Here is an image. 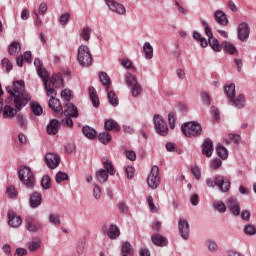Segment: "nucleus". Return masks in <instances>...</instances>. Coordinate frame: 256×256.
Instances as JSON below:
<instances>
[{
	"instance_id": "obj_1",
	"label": "nucleus",
	"mask_w": 256,
	"mask_h": 256,
	"mask_svg": "<svg viewBox=\"0 0 256 256\" xmlns=\"http://www.w3.org/2000/svg\"><path fill=\"white\" fill-rule=\"evenodd\" d=\"M6 91L14 99V104L18 111H21L31 101V96L25 92V82L22 80L14 81L13 88L7 86Z\"/></svg>"
},
{
	"instance_id": "obj_2",
	"label": "nucleus",
	"mask_w": 256,
	"mask_h": 256,
	"mask_svg": "<svg viewBox=\"0 0 256 256\" xmlns=\"http://www.w3.org/2000/svg\"><path fill=\"white\" fill-rule=\"evenodd\" d=\"M206 185L210 188L217 187L221 193H229L231 189V181L223 175H215L213 178H206Z\"/></svg>"
},
{
	"instance_id": "obj_3",
	"label": "nucleus",
	"mask_w": 256,
	"mask_h": 256,
	"mask_svg": "<svg viewBox=\"0 0 256 256\" xmlns=\"http://www.w3.org/2000/svg\"><path fill=\"white\" fill-rule=\"evenodd\" d=\"M42 80L46 89L47 97L55 99V97H57V91L52 87L61 89V87H63V76H61V74H56L50 80L49 78H43Z\"/></svg>"
},
{
	"instance_id": "obj_4",
	"label": "nucleus",
	"mask_w": 256,
	"mask_h": 256,
	"mask_svg": "<svg viewBox=\"0 0 256 256\" xmlns=\"http://www.w3.org/2000/svg\"><path fill=\"white\" fill-rule=\"evenodd\" d=\"M77 61L80 67H91L93 65V55L87 45H80L77 49Z\"/></svg>"
},
{
	"instance_id": "obj_5",
	"label": "nucleus",
	"mask_w": 256,
	"mask_h": 256,
	"mask_svg": "<svg viewBox=\"0 0 256 256\" xmlns=\"http://www.w3.org/2000/svg\"><path fill=\"white\" fill-rule=\"evenodd\" d=\"M18 177L20 183H22L26 189H33V187H35V175L33 174V171H31V168L27 166L20 168Z\"/></svg>"
},
{
	"instance_id": "obj_6",
	"label": "nucleus",
	"mask_w": 256,
	"mask_h": 256,
	"mask_svg": "<svg viewBox=\"0 0 256 256\" xmlns=\"http://www.w3.org/2000/svg\"><path fill=\"white\" fill-rule=\"evenodd\" d=\"M181 130L185 137H199L203 128H201V124H199V122H186L182 124Z\"/></svg>"
},
{
	"instance_id": "obj_7",
	"label": "nucleus",
	"mask_w": 256,
	"mask_h": 256,
	"mask_svg": "<svg viewBox=\"0 0 256 256\" xmlns=\"http://www.w3.org/2000/svg\"><path fill=\"white\" fill-rule=\"evenodd\" d=\"M204 25V32L206 37H208V44L216 53H221L223 47L219 43V40L217 38L213 37V31L211 30V26H209V23L203 22Z\"/></svg>"
},
{
	"instance_id": "obj_8",
	"label": "nucleus",
	"mask_w": 256,
	"mask_h": 256,
	"mask_svg": "<svg viewBox=\"0 0 256 256\" xmlns=\"http://www.w3.org/2000/svg\"><path fill=\"white\" fill-rule=\"evenodd\" d=\"M147 185L155 191L161 185V176H159V166H153L147 177Z\"/></svg>"
},
{
	"instance_id": "obj_9",
	"label": "nucleus",
	"mask_w": 256,
	"mask_h": 256,
	"mask_svg": "<svg viewBox=\"0 0 256 256\" xmlns=\"http://www.w3.org/2000/svg\"><path fill=\"white\" fill-rule=\"evenodd\" d=\"M104 3L108 7V11L111 13L122 17L127 15V8H125V5L117 2L116 0H104Z\"/></svg>"
},
{
	"instance_id": "obj_10",
	"label": "nucleus",
	"mask_w": 256,
	"mask_h": 256,
	"mask_svg": "<svg viewBox=\"0 0 256 256\" xmlns=\"http://www.w3.org/2000/svg\"><path fill=\"white\" fill-rule=\"evenodd\" d=\"M153 123L155 131L158 135L165 137L167 133H169V127L167 126V122H165L161 115L155 114L153 117Z\"/></svg>"
},
{
	"instance_id": "obj_11",
	"label": "nucleus",
	"mask_w": 256,
	"mask_h": 256,
	"mask_svg": "<svg viewBox=\"0 0 256 256\" xmlns=\"http://www.w3.org/2000/svg\"><path fill=\"white\" fill-rule=\"evenodd\" d=\"M251 33V28L247 22H241L237 27V35L240 41H247L249 39V34Z\"/></svg>"
},
{
	"instance_id": "obj_12",
	"label": "nucleus",
	"mask_w": 256,
	"mask_h": 256,
	"mask_svg": "<svg viewBox=\"0 0 256 256\" xmlns=\"http://www.w3.org/2000/svg\"><path fill=\"white\" fill-rule=\"evenodd\" d=\"M227 207L230 213L234 215V217H239V215H241V204H239V201L237 200V198H234V197L228 198Z\"/></svg>"
},
{
	"instance_id": "obj_13",
	"label": "nucleus",
	"mask_w": 256,
	"mask_h": 256,
	"mask_svg": "<svg viewBox=\"0 0 256 256\" xmlns=\"http://www.w3.org/2000/svg\"><path fill=\"white\" fill-rule=\"evenodd\" d=\"M45 161L49 169H57V167H59V163H61V158L55 153H47Z\"/></svg>"
},
{
	"instance_id": "obj_14",
	"label": "nucleus",
	"mask_w": 256,
	"mask_h": 256,
	"mask_svg": "<svg viewBox=\"0 0 256 256\" xmlns=\"http://www.w3.org/2000/svg\"><path fill=\"white\" fill-rule=\"evenodd\" d=\"M178 231L182 239H184L185 241L189 239V233H190L189 222L186 219H180L178 221Z\"/></svg>"
},
{
	"instance_id": "obj_15",
	"label": "nucleus",
	"mask_w": 256,
	"mask_h": 256,
	"mask_svg": "<svg viewBox=\"0 0 256 256\" xmlns=\"http://www.w3.org/2000/svg\"><path fill=\"white\" fill-rule=\"evenodd\" d=\"M214 20L220 27H227L229 25V18L223 10H216L214 12Z\"/></svg>"
},
{
	"instance_id": "obj_16",
	"label": "nucleus",
	"mask_w": 256,
	"mask_h": 256,
	"mask_svg": "<svg viewBox=\"0 0 256 256\" xmlns=\"http://www.w3.org/2000/svg\"><path fill=\"white\" fill-rule=\"evenodd\" d=\"M8 225L13 229H17V227H21L23 220L19 215H16L15 212L9 211L8 214Z\"/></svg>"
},
{
	"instance_id": "obj_17",
	"label": "nucleus",
	"mask_w": 256,
	"mask_h": 256,
	"mask_svg": "<svg viewBox=\"0 0 256 256\" xmlns=\"http://www.w3.org/2000/svg\"><path fill=\"white\" fill-rule=\"evenodd\" d=\"M29 203L32 209H37L38 207H41V203H43V196L39 192H33L30 195Z\"/></svg>"
},
{
	"instance_id": "obj_18",
	"label": "nucleus",
	"mask_w": 256,
	"mask_h": 256,
	"mask_svg": "<svg viewBox=\"0 0 256 256\" xmlns=\"http://www.w3.org/2000/svg\"><path fill=\"white\" fill-rule=\"evenodd\" d=\"M34 65L36 67L37 74L41 79H49V73L43 68V62L39 58L34 60Z\"/></svg>"
},
{
	"instance_id": "obj_19",
	"label": "nucleus",
	"mask_w": 256,
	"mask_h": 256,
	"mask_svg": "<svg viewBox=\"0 0 256 256\" xmlns=\"http://www.w3.org/2000/svg\"><path fill=\"white\" fill-rule=\"evenodd\" d=\"M59 127H61L59 120L52 119L47 125L46 131L48 135H57V133H59Z\"/></svg>"
},
{
	"instance_id": "obj_20",
	"label": "nucleus",
	"mask_w": 256,
	"mask_h": 256,
	"mask_svg": "<svg viewBox=\"0 0 256 256\" xmlns=\"http://www.w3.org/2000/svg\"><path fill=\"white\" fill-rule=\"evenodd\" d=\"M202 153L206 157H211L213 155V140L207 138L202 144Z\"/></svg>"
},
{
	"instance_id": "obj_21",
	"label": "nucleus",
	"mask_w": 256,
	"mask_h": 256,
	"mask_svg": "<svg viewBox=\"0 0 256 256\" xmlns=\"http://www.w3.org/2000/svg\"><path fill=\"white\" fill-rule=\"evenodd\" d=\"M48 105L55 113H63V106H61V101H59V99L50 98Z\"/></svg>"
},
{
	"instance_id": "obj_22",
	"label": "nucleus",
	"mask_w": 256,
	"mask_h": 256,
	"mask_svg": "<svg viewBox=\"0 0 256 256\" xmlns=\"http://www.w3.org/2000/svg\"><path fill=\"white\" fill-rule=\"evenodd\" d=\"M229 102L237 109H243L245 107V96L243 94L238 95L236 98L234 96Z\"/></svg>"
},
{
	"instance_id": "obj_23",
	"label": "nucleus",
	"mask_w": 256,
	"mask_h": 256,
	"mask_svg": "<svg viewBox=\"0 0 256 256\" xmlns=\"http://www.w3.org/2000/svg\"><path fill=\"white\" fill-rule=\"evenodd\" d=\"M64 115L68 117H79V111L77 110V107L73 105L72 103L66 104V109L64 110Z\"/></svg>"
},
{
	"instance_id": "obj_24",
	"label": "nucleus",
	"mask_w": 256,
	"mask_h": 256,
	"mask_svg": "<svg viewBox=\"0 0 256 256\" xmlns=\"http://www.w3.org/2000/svg\"><path fill=\"white\" fill-rule=\"evenodd\" d=\"M41 245H43V242L41 241V238H32L28 243L27 247L29 251H38V249H41Z\"/></svg>"
},
{
	"instance_id": "obj_25",
	"label": "nucleus",
	"mask_w": 256,
	"mask_h": 256,
	"mask_svg": "<svg viewBox=\"0 0 256 256\" xmlns=\"http://www.w3.org/2000/svg\"><path fill=\"white\" fill-rule=\"evenodd\" d=\"M151 241L154 245H156L157 247H166L168 241L167 238L159 235V234H155L151 237Z\"/></svg>"
},
{
	"instance_id": "obj_26",
	"label": "nucleus",
	"mask_w": 256,
	"mask_h": 256,
	"mask_svg": "<svg viewBox=\"0 0 256 256\" xmlns=\"http://www.w3.org/2000/svg\"><path fill=\"white\" fill-rule=\"evenodd\" d=\"M26 229L29 233H37V231H39V227H37L35 219L31 216L26 218Z\"/></svg>"
},
{
	"instance_id": "obj_27",
	"label": "nucleus",
	"mask_w": 256,
	"mask_h": 256,
	"mask_svg": "<svg viewBox=\"0 0 256 256\" xmlns=\"http://www.w3.org/2000/svg\"><path fill=\"white\" fill-rule=\"evenodd\" d=\"M88 91H89L90 101L93 107H99V96L97 95V90L93 86H90Z\"/></svg>"
},
{
	"instance_id": "obj_28",
	"label": "nucleus",
	"mask_w": 256,
	"mask_h": 256,
	"mask_svg": "<svg viewBox=\"0 0 256 256\" xmlns=\"http://www.w3.org/2000/svg\"><path fill=\"white\" fill-rule=\"evenodd\" d=\"M17 111H20L16 108H13L9 105L5 106L3 109V117L4 119H13V117H15V115H17Z\"/></svg>"
},
{
	"instance_id": "obj_29",
	"label": "nucleus",
	"mask_w": 256,
	"mask_h": 256,
	"mask_svg": "<svg viewBox=\"0 0 256 256\" xmlns=\"http://www.w3.org/2000/svg\"><path fill=\"white\" fill-rule=\"evenodd\" d=\"M144 57L147 61L153 59V46L149 42H145L143 45Z\"/></svg>"
},
{
	"instance_id": "obj_30",
	"label": "nucleus",
	"mask_w": 256,
	"mask_h": 256,
	"mask_svg": "<svg viewBox=\"0 0 256 256\" xmlns=\"http://www.w3.org/2000/svg\"><path fill=\"white\" fill-rule=\"evenodd\" d=\"M125 83L130 88L139 84V82L137 81V76L129 72L125 75Z\"/></svg>"
},
{
	"instance_id": "obj_31",
	"label": "nucleus",
	"mask_w": 256,
	"mask_h": 256,
	"mask_svg": "<svg viewBox=\"0 0 256 256\" xmlns=\"http://www.w3.org/2000/svg\"><path fill=\"white\" fill-rule=\"evenodd\" d=\"M107 235L109 239H117V237L121 235V231L119 230V227H117V225L112 224L108 229Z\"/></svg>"
},
{
	"instance_id": "obj_32",
	"label": "nucleus",
	"mask_w": 256,
	"mask_h": 256,
	"mask_svg": "<svg viewBox=\"0 0 256 256\" xmlns=\"http://www.w3.org/2000/svg\"><path fill=\"white\" fill-rule=\"evenodd\" d=\"M99 80L100 83L106 87V91H109V85H111V78H109V75L106 72H100Z\"/></svg>"
},
{
	"instance_id": "obj_33",
	"label": "nucleus",
	"mask_w": 256,
	"mask_h": 256,
	"mask_svg": "<svg viewBox=\"0 0 256 256\" xmlns=\"http://www.w3.org/2000/svg\"><path fill=\"white\" fill-rule=\"evenodd\" d=\"M82 133L87 139H95V137H97V131L89 126H84L82 128Z\"/></svg>"
},
{
	"instance_id": "obj_34",
	"label": "nucleus",
	"mask_w": 256,
	"mask_h": 256,
	"mask_svg": "<svg viewBox=\"0 0 256 256\" xmlns=\"http://www.w3.org/2000/svg\"><path fill=\"white\" fill-rule=\"evenodd\" d=\"M102 164L103 167L106 169V172L109 173V175H115V168H113V164L111 163V161H109V158L103 157Z\"/></svg>"
},
{
	"instance_id": "obj_35",
	"label": "nucleus",
	"mask_w": 256,
	"mask_h": 256,
	"mask_svg": "<svg viewBox=\"0 0 256 256\" xmlns=\"http://www.w3.org/2000/svg\"><path fill=\"white\" fill-rule=\"evenodd\" d=\"M243 233L247 237H254L256 235V226L253 224H246L243 226Z\"/></svg>"
},
{
	"instance_id": "obj_36",
	"label": "nucleus",
	"mask_w": 256,
	"mask_h": 256,
	"mask_svg": "<svg viewBox=\"0 0 256 256\" xmlns=\"http://www.w3.org/2000/svg\"><path fill=\"white\" fill-rule=\"evenodd\" d=\"M104 126L106 131H119V124L113 119L106 120Z\"/></svg>"
},
{
	"instance_id": "obj_37",
	"label": "nucleus",
	"mask_w": 256,
	"mask_h": 256,
	"mask_svg": "<svg viewBox=\"0 0 256 256\" xmlns=\"http://www.w3.org/2000/svg\"><path fill=\"white\" fill-rule=\"evenodd\" d=\"M224 92L226 93V96L229 99V101H233V97H235V84L232 83L228 86H225Z\"/></svg>"
},
{
	"instance_id": "obj_38",
	"label": "nucleus",
	"mask_w": 256,
	"mask_h": 256,
	"mask_svg": "<svg viewBox=\"0 0 256 256\" xmlns=\"http://www.w3.org/2000/svg\"><path fill=\"white\" fill-rule=\"evenodd\" d=\"M222 45L226 53H229L230 55H235L237 53V48L233 43L224 41Z\"/></svg>"
},
{
	"instance_id": "obj_39",
	"label": "nucleus",
	"mask_w": 256,
	"mask_h": 256,
	"mask_svg": "<svg viewBox=\"0 0 256 256\" xmlns=\"http://www.w3.org/2000/svg\"><path fill=\"white\" fill-rule=\"evenodd\" d=\"M96 178L100 183H105L109 179V172L105 171L104 169H100L96 173Z\"/></svg>"
},
{
	"instance_id": "obj_40",
	"label": "nucleus",
	"mask_w": 256,
	"mask_h": 256,
	"mask_svg": "<svg viewBox=\"0 0 256 256\" xmlns=\"http://www.w3.org/2000/svg\"><path fill=\"white\" fill-rule=\"evenodd\" d=\"M122 256H133V247H131V243L124 242L122 244Z\"/></svg>"
},
{
	"instance_id": "obj_41",
	"label": "nucleus",
	"mask_w": 256,
	"mask_h": 256,
	"mask_svg": "<svg viewBox=\"0 0 256 256\" xmlns=\"http://www.w3.org/2000/svg\"><path fill=\"white\" fill-rule=\"evenodd\" d=\"M8 51L10 55H19L21 51V44L19 42H12Z\"/></svg>"
},
{
	"instance_id": "obj_42",
	"label": "nucleus",
	"mask_w": 256,
	"mask_h": 256,
	"mask_svg": "<svg viewBox=\"0 0 256 256\" xmlns=\"http://www.w3.org/2000/svg\"><path fill=\"white\" fill-rule=\"evenodd\" d=\"M98 139L100 143H103V145H108V143H111V134L108 132H101L98 136Z\"/></svg>"
},
{
	"instance_id": "obj_43",
	"label": "nucleus",
	"mask_w": 256,
	"mask_h": 256,
	"mask_svg": "<svg viewBox=\"0 0 256 256\" xmlns=\"http://www.w3.org/2000/svg\"><path fill=\"white\" fill-rule=\"evenodd\" d=\"M108 101L112 107H117V105H119V98L113 91H108Z\"/></svg>"
},
{
	"instance_id": "obj_44",
	"label": "nucleus",
	"mask_w": 256,
	"mask_h": 256,
	"mask_svg": "<svg viewBox=\"0 0 256 256\" xmlns=\"http://www.w3.org/2000/svg\"><path fill=\"white\" fill-rule=\"evenodd\" d=\"M213 207L218 213H225V211H227V206L222 201H215Z\"/></svg>"
},
{
	"instance_id": "obj_45",
	"label": "nucleus",
	"mask_w": 256,
	"mask_h": 256,
	"mask_svg": "<svg viewBox=\"0 0 256 256\" xmlns=\"http://www.w3.org/2000/svg\"><path fill=\"white\" fill-rule=\"evenodd\" d=\"M48 221L49 223H51V225H55V226L61 225V218L59 217V214H55V213L49 214Z\"/></svg>"
},
{
	"instance_id": "obj_46",
	"label": "nucleus",
	"mask_w": 256,
	"mask_h": 256,
	"mask_svg": "<svg viewBox=\"0 0 256 256\" xmlns=\"http://www.w3.org/2000/svg\"><path fill=\"white\" fill-rule=\"evenodd\" d=\"M16 123H18L21 129H27V118L23 116V114H18L16 116Z\"/></svg>"
},
{
	"instance_id": "obj_47",
	"label": "nucleus",
	"mask_w": 256,
	"mask_h": 256,
	"mask_svg": "<svg viewBox=\"0 0 256 256\" xmlns=\"http://www.w3.org/2000/svg\"><path fill=\"white\" fill-rule=\"evenodd\" d=\"M92 195H93L94 199H96V201H99V199H101L103 192L99 185H97V184L93 185Z\"/></svg>"
},
{
	"instance_id": "obj_48",
	"label": "nucleus",
	"mask_w": 256,
	"mask_h": 256,
	"mask_svg": "<svg viewBox=\"0 0 256 256\" xmlns=\"http://www.w3.org/2000/svg\"><path fill=\"white\" fill-rule=\"evenodd\" d=\"M206 245L210 253H217V251H219V245H217V242H215L214 240H208L206 242Z\"/></svg>"
},
{
	"instance_id": "obj_49",
	"label": "nucleus",
	"mask_w": 256,
	"mask_h": 256,
	"mask_svg": "<svg viewBox=\"0 0 256 256\" xmlns=\"http://www.w3.org/2000/svg\"><path fill=\"white\" fill-rule=\"evenodd\" d=\"M6 195L7 197H9V199H15L17 198V189L15 188V186H8L6 189Z\"/></svg>"
},
{
	"instance_id": "obj_50",
	"label": "nucleus",
	"mask_w": 256,
	"mask_h": 256,
	"mask_svg": "<svg viewBox=\"0 0 256 256\" xmlns=\"http://www.w3.org/2000/svg\"><path fill=\"white\" fill-rule=\"evenodd\" d=\"M130 89L132 91V97H139V95L143 93V87L139 83L132 86Z\"/></svg>"
},
{
	"instance_id": "obj_51",
	"label": "nucleus",
	"mask_w": 256,
	"mask_h": 256,
	"mask_svg": "<svg viewBox=\"0 0 256 256\" xmlns=\"http://www.w3.org/2000/svg\"><path fill=\"white\" fill-rule=\"evenodd\" d=\"M41 187L42 189H44L45 191H47V189H50L51 187V178L49 176H43L41 179Z\"/></svg>"
},
{
	"instance_id": "obj_52",
	"label": "nucleus",
	"mask_w": 256,
	"mask_h": 256,
	"mask_svg": "<svg viewBox=\"0 0 256 256\" xmlns=\"http://www.w3.org/2000/svg\"><path fill=\"white\" fill-rule=\"evenodd\" d=\"M216 151L218 153V156L221 157L222 159H227L229 157V152L227 151V148L224 146H218L216 148Z\"/></svg>"
},
{
	"instance_id": "obj_53",
	"label": "nucleus",
	"mask_w": 256,
	"mask_h": 256,
	"mask_svg": "<svg viewBox=\"0 0 256 256\" xmlns=\"http://www.w3.org/2000/svg\"><path fill=\"white\" fill-rule=\"evenodd\" d=\"M200 97L203 105H205L206 107H209V105H211V96H209V93L201 92Z\"/></svg>"
},
{
	"instance_id": "obj_54",
	"label": "nucleus",
	"mask_w": 256,
	"mask_h": 256,
	"mask_svg": "<svg viewBox=\"0 0 256 256\" xmlns=\"http://www.w3.org/2000/svg\"><path fill=\"white\" fill-rule=\"evenodd\" d=\"M56 183H63V181H67L69 179V174L65 172H58L55 176Z\"/></svg>"
},
{
	"instance_id": "obj_55",
	"label": "nucleus",
	"mask_w": 256,
	"mask_h": 256,
	"mask_svg": "<svg viewBox=\"0 0 256 256\" xmlns=\"http://www.w3.org/2000/svg\"><path fill=\"white\" fill-rule=\"evenodd\" d=\"M69 21H71V14H69V13H64L59 18V23L63 27H65L67 25V23H69Z\"/></svg>"
},
{
	"instance_id": "obj_56",
	"label": "nucleus",
	"mask_w": 256,
	"mask_h": 256,
	"mask_svg": "<svg viewBox=\"0 0 256 256\" xmlns=\"http://www.w3.org/2000/svg\"><path fill=\"white\" fill-rule=\"evenodd\" d=\"M174 5H175L177 11L179 13H181V15H189V10L187 8H185L183 5H181L179 3V1L175 0Z\"/></svg>"
},
{
	"instance_id": "obj_57",
	"label": "nucleus",
	"mask_w": 256,
	"mask_h": 256,
	"mask_svg": "<svg viewBox=\"0 0 256 256\" xmlns=\"http://www.w3.org/2000/svg\"><path fill=\"white\" fill-rule=\"evenodd\" d=\"M177 120V115L175 112H170L168 114V122L170 129H175V121Z\"/></svg>"
},
{
	"instance_id": "obj_58",
	"label": "nucleus",
	"mask_w": 256,
	"mask_h": 256,
	"mask_svg": "<svg viewBox=\"0 0 256 256\" xmlns=\"http://www.w3.org/2000/svg\"><path fill=\"white\" fill-rule=\"evenodd\" d=\"M81 37L84 41H89L91 39V28L89 27L83 28Z\"/></svg>"
},
{
	"instance_id": "obj_59",
	"label": "nucleus",
	"mask_w": 256,
	"mask_h": 256,
	"mask_svg": "<svg viewBox=\"0 0 256 256\" xmlns=\"http://www.w3.org/2000/svg\"><path fill=\"white\" fill-rule=\"evenodd\" d=\"M32 112L34 115H42L43 114V107L38 103H34L31 105Z\"/></svg>"
},
{
	"instance_id": "obj_60",
	"label": "nucleus",
	"mask_w": 256,
	"mask_h": 256,
	"mask_svg": "<svg viewBox=\"0 0 256 256\" xmlns=\"http://www.w3.org/2000/svg\"><path fill=\"white\" fill-rule=\"evenodd\" d=\"M125 174H126L127 179H131L135 175V168L133 166H126Z\"/></svg>"
},
{
	"instance_id": "obj_61",
	"label": "nucleus",
	"mask_w": 256,
	"mask_h": 256,
	"mask_svg": "<svg viewBox=\"0 0 256 256\" xmlns=\"http://www.w3.org/2000/svg\"><path fill=\"white\" fill-rule=\"evenodd\" d=\"M191 173L194 175V177H195V179H197V181H199V179H201V169L198 168V166H192Z\"/></svg>"
},
{
	"instance_id": "obj_62",
	"label": "nucleus",
	"mask_w": 256,
	"mask_h": 256,
	"mask_svg": "<svg viewBox=\"0 0 256 256\" xmlns=\"http://www.w3.org/2000/svg\"><path fill=\"white\" fill-rule=\"evenodd\" d=\"M222 163L223 162L221 161V159L216 158V159H213L210 161V167H211V169H219V167H221Z\"/></svg>"
},
{
	"instance_id": "obj_63",
	"label": "nucleus",
	"mask_w": 256,
	"mask_h": 256,
	"mask_svg": "<svg viewBox=\"0 0 256 256\" xmlns=\"http://www.w3.org/2000/svg\"><path fill=\"white\" fill-rule=\"evenodd\" d=\"M190 203L193 207H197L199 205V194L193 193L190 195Z\"/></svg>"
},
{
	"instance_id": "obj_64",
	"label": "nucleus",
	"mask_w": 256,
	"mask_h": 256,
	"mask_svg": "<svg viewBox=\"0 0 256 256\" xmlns=\"http://www.w3.org/2000/svg\"><path fill=\"white\" fill-rule=\"evenodd\" d=\"M61 97L64 101H71V90H63L61 92Z\"/></svg>"
}]
</instances>
